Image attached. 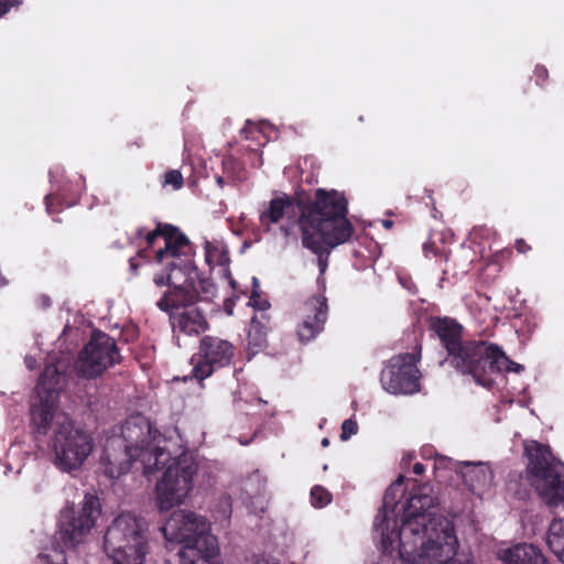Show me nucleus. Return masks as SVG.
Listing matches in <instances>:
<instances>
[{"label":"nucleus","mask_w":564,"mask_h":564,"mask_svg":"<svg viewBox=\"0 0 564 564\" xmlns=\"http://www.w3.org/2000/svg\"><path fill=\"white\" fill-rule=\"evenodd\" d=\"M425 470V467L423 464L421 463H416L414 466H413V473L416 474V475H422Z\"/></svg>","instance_id":"37"},{"label":"nucleus","mask_w":564,"mask_h":564,"mask_svg":"<svg viewBox=\"0 0 564 564\" xmlns=\"http://www.w3.org/2000/svg\"><path fill=\"white\" fill-rule=\"evenodd\" d=\"M415 354H400L386 364L381 371L382 388L391 394H413L420 391L421 373Z\"/></svg>","instance_id":"11"},{"label":"nucleus","mask_w":564,"mask_h":564,"mask_svg":"<svg viewBox=\"0 0 564 564\" xmlns=\"http://www.w3.org/2000/svg\"><path fill=\"white\" fill-rule=\"evenodd\" d=\"M358 433V424L354 419H347L341 424V441H348L352 435Z\"/></svg>","instance_id":"28"},{"label":"nucleus","mask_w":564,"mask_h":564,"mask_svg":"<svg viewBox=\"0 0 564 564\" xmlns=\"http://www.w3.org/2000/svg\"><path fill=\"white\" fill-rule=\"evenodd\" d=\"M423 252L426 257H430L431 254L440 258L447 259V254L445 250H440L435 246V241L429 240L423 245Z\"/></svg>","instance_id":"30"},{"label":"nucleus","mask_w":564,"mask_h":564,"mask_svg":"<svg viewBox=\"0 0 564 564\" xmlns=\"http://www.w3.org/2000/svg\"><path fill=\"white\" fill-rule=\"evenodd\" d=\"M516 249L520 252V253H525L527 251L530 250V247L525 243L524 240L522 239H518L516 241Z\"/></svg>","instance_id":"34"},{"label":"nucleus","mask_w":564,"mask_h":564,"mask_svg":"<svg viewBox=\"0 0 564 564\" xmlns=\"http://www.w3.org/2000/svg\"><path fill=\"white\" fill-rule=\"evenodd\" d=\"M224 307H225V311L227 312V314L231 315L232 308H234V301L231 299L226 300Z\"/></svg>","instance_id":"36"},{"label":"nucleus","mask_w":564,"mask_h":564,"mask_svg":"<svg viewBox=\"0 0 564 564\" xmlns=\"http://www.w3.org/2000/svg\"><path fill=\"white\" fill-rule=\"evenodd\" d=\"M147 521L132 513L118 514L107 528L104 552L112 564H145L149 554Z\"/></svg>","instance_id":"8"},{"label":"nucleus","mask_w":564,"mask_h":564,"mask_svg":"<svg viewBox=\"0 0 564 564\" xmlns=\"http://www.w3.org/2000/svg\"><path fill=\"white\" fill-rule=\"evenodd\" d=\"M393 223L390 219L382 220V226L387 229H390L392 227Z\"/></svg>","instance_id":"38"},{"label":"nucleus","mask_w":564,"mask_h":564,"mask_svg":"<svg viewBox=\"0 0 564 564\" xmlns=\"http://www.w3.org/2000/svg\"><path fill=\"white\" fill-rule=\"evenodd\" d=\"M327 312V300L321 293L305 302L303 321L297 327V336L301 341H310L323 330Z\"/></svg>","instance_id":"17"},{"label":"nucleus","mask_w":564,"mask_h":564,"mask_svg":"<svg viewBox=\"0 0 564 564\" xmlns=\"http://www.w3.org/2000/svg\"><path fill=\"white\" fill-rule=\"evenodd\" d=\"M167 443V437L153 429L145 416L132 415L120 427V433L106 436L101 469L108 478L118 479L139 463L143 475L150 476L171 459Z\"/></svg>","instance_id":"5"},{"label":"nucleus","mask_w":564,"mask_h":564,"mask_svg":"<svg viewBox=\"0 0 564 564\" xmlns=\"http://www.w3.org/2000/svg\"><path fill=\"white\" fill-rule=\"evenodd\" d=\"M37 564H67L65 551L57 546L47 549L39 554Z\"/></svg>","instance_id":"24"},{"label":"nucleus","mask_w":564,"mask_h":564,"mask_svg":"<svg viewBox=\"0 0 564 564\" xmlns=\"http://www.w3.org/2000/svg\"><path fill=\"white\" fill-rule=\"evenodd\" d=\"M178 556L180 564H223L215 536L199 540V544L195 547H181Z\"/></svg>","instance_id":"18"},{"label":"nucleus","mask_w":564,"mask_h":564,"mask_svg":"<svg viewBox=\"0 0 564 564\" xmlns=\"http://www.w3.org/2000/svg\"><path fill=\"white\" fill-rule=\"evenodd\" d=\"M209 529V523L204 517L192 511L177 510L170 516L161 531L170 543L181 544L182 547H195L199 540L214 536Z\"/></svg>","instance_id":"13"},{"label":"nucleus","mask_w":564,"mask_h":564,"mask_svg":"<svg viewBox=\"0 0 564 564\" xmlns=\"http://www.w3.org/2000/svg\"><path fill=\"white\" fill-rule=\"evenodd\" d=\"M267 345L265 333L262 326L252 319L248 334V359L262 350Z\"/></svg>","instance_id":"23"},{"label":"nucleus","mask_w":564,"mask_h":564,"mask_svg":"<svg viewBox=\"0 0 564 564\" xmlns=\"http://www.w3.org/2000/svg\"><path fill=\"white\" fill-rule=\"evenodd\" d=\"M433 328L448 351L451 364L485 388L491 387L494 376L503 371L520 372L523 367L510 360L495 344L462 341V326L451 318H437Z\"/></svg>","instance_id":"6"},{"label":"nucleus","mask_w":564,"mask_h":564,"mask_svg":"<svg viewBox=\"0 0 564 564\" xmlns=\"http://www.w3.org/2000/svg\"><path fill=\"white\" fill-rule=\"evenodd\" d=\"M347 200L337 191L318 188L315 199L301 207L288 195L272 198L260 210V224L270 231L271 226L286 220L281 226L286 243L296 241L293 225L296 223L302 235V245L312 252H319L322 245L337 247L351 237L354 229L347 219Z\"/></svg>","instance_id":"3"},{"label":"nucleus","mask_w":564,"mask_h":564,"mask_svg":"<svg viewBox=\"0 0 564 564\" xmlns=\"http://www.w3.org/2000/svg\"><path fill=\"white\" fill-rule=\"evenodd\" d=\"M28 369L32 370L36 367V360L32 356H26L24 359Z\"/></svg>","instance_id":"35"},{"label":"nucleus","mask_w":564,"mask_h":564,"mask_svg":"<svg viewBox=\"0 0 564 564\" xmlns=\"http://www.w3.org/2000/svg\"><path fill=\"white\" fill-rule=\"evenodd\" d=\"M498 557L503 564H547L542 551L530 543H519L500 550Z\"/></svg>","instance_id":"19"},{"label":"nucleus","mask_w":564,"mask_h":564,"mask_svg":"<svg viewBox=\"0 0 564 564\" xmlns=\"http://www.w3.org/2000/svg\"><path fill=\"white\" fill-rule=\"evenodd\" d=\"M328 444H329L328 438H323L322 440V446L326 447V446H328Z\"/></svg>","instance_id":"39"},{"label":"nucleus","mask_w":564,"mask_h":564,"mask_svg":"<svg viewBox=\"0 0 564 564\" xmlns=\"http://www.w3.org/2000/svg\"><path fill=\"white\" fill-rule=\"evenodd\" d=\"M171 459L166 465H160L154 471L164 469L154 489L155 505L160 511H167L185 503L194 487V479L198 475L200 463L181 447L176 448L177 441L167 438Z\"/></svg>","instance_id":"7"},{"label":"nucleus","mask_w":564,"mask_h":564,"mask_svg":"<svg viewBox=\"0 0 564 564\" xmlns=\"http://www.w3.org/2000/svg\"><path fill=\"white\" fill-rule=\"evenodd\" d=\"M533 79L540 87H544L549 79V70L544 65L538 64L533 70Z\"/></svg>","instance_id":"29"},{"label":"nucleus","mask_w":564,"mask_h":564,"mask_svg":"<svg viewBox=\"0 0 564 564\" xmlns=\"http://www.w3.org/2000/svg\"><path fill=\"white\" fill-rule=\"evenodd\" d=\"M235 347L226 339L205 336L200 340L199 352L193 367V376L199 381L208 378L218 369L230 365Z\"/></svg>","instance_id":"14"},{"label":"nucleus","mask_w":564,"mask_h":564,"mask_svg":"<svg viewBox=\"0 0 564 564\" xmlns=\"http://www.w3.org/2000/svg\"><path fill=\"white\" fill-rule=\"evenodd\" d=\"M454 469L460 475L465 486L475 496L482 498L494 486V474L484 462H457Z\"/></svg>","instance_id":"16"},{"label":"nucleus","mask_w":564,"mask_h":564,"mask_svg":"<svg viewBox=\"0 0 564 564\" xmlns=\"http://www.w3.org/2000/svg\"><path fill=\"white\" fill-rule=\"evenodd\" d=\"M249 564H280L279 561L272 557L253 556Z\"/></svg>","instance_id":"32"},{"label":"nucleus","mask_w":564,"mask_h":564,"mask_svg":"<svg viewBox=\"0 0 564 564\" xmlns=\"http://www.w3.org/2000/svg\"><path fill=\"white\" fill-rule=\"evenodd\" d=\"M317 283H318V285H319L321 288H323V289H324V282H323V280H322L321 278H318V279H317Z\"/></svg>","instance_id":"41"},{"label":"nucleus","mask_w":564,"mask_h":564,"mask_svg":"<svg viewBox=\"0 0 564 564\" xmlns=\"http://www.w3.org/2000/svg\"><path fill=\"white\" fill-rule=\"evenodd\" d=\"M101 514L99 499L85 495L79 506L67 505L58 518L57 538L66 550H75L87 542Z\"/></svg>","instance_id":"10"},{"label":"nucleus","mask_w":564,"mask_h":564,"mask_svg":"<svg viewBox=\"0 0 564 564\" xmlns=\"http://www.w3.org/2000/svg\"><path fill=\"white\" fill-rule=\"evenodd\" d=\"M139 238H144L149 247L159 238L164 248L156 251V260L165 265L166 272L155 275L156 285H169V290L158 301L160 310L170 313L174 333L198 335L207 329L202 311L194 306L196 301H212L216 288L209 279L200 278L192 263V246L185 235L171 226L158 227L153 231L138 229Z\"/></svg>","instance_id":"2"},{"label":"nucleus","mask_w":564,"mask_h":564,"mask_svg":"<svg viewBox=\"0 0 564 564\" xmlns=\"http://www.w3.org/2000/svg\"><path fill=\"white\" fill-rule=\"evenodd\" d=\"M546 543L556 557L564 563V520L554 519L549 527Z\"/></svg>","instance_id":"22"},{"label":"nucleus","mask_w":564,"mask_h":564,"mask_svg":"<svg viewBox=\"0 0 564 564\" xmlns=\"http://www.w3.org/2000/svg\"><path fill=\"white\" fill-rule=\"evenodd\" d=\"M4 284H6V279L0 273V285H4Z\"/></svg>","instance_id":"40"},{"label":"nucleus","mask_w":564,"mask_h":564,"mask_svg":"<svg viewBox=\"0 0 564 564\" xmlns=\"http://www.w3.org/2000/svg\"><path fill=\"white\" fill-rule=\"evenodd\" d=\"M205 260L212 270L218 269V274L227 279L229 285L236 290V281L229 271V257L226 245L220 240H205Z\"/></svg>","instance_id":"20"},{"label":"nucleus","mask_w":564,"mask_h":564,"mask_svg":"<svg viewBox=\"0 0 564 564\" xmlns=\"http://www.w3.org/2000/svg\"><path fill=\"white\" fill-rule=\"evenodd\" d=\"M217 183H218L220 186H223V183H224L223 177L218 176V177H217Z\"/></svg>","instance_id":"42"},{"label":"nucleus","mask_w":564,"mask_h":564,"mask_svg":"<svg viewBox=\"0 0 564 564\" xmlns=\"http://www.w3.org/2000/svg\"><path fill=\"white\" fill-rule=\"evenodd\" d=\"M69 358L57 365H47L36 386V400L31 408V421L40 434L52 430L48 442L50 459L53 466L66 474L82 469L94 451L91 435L77 425L69 416L56 410L58 392L65 380Z\"/></svg>","instance_id":"4"},{"label":"nucleus","mask_w":564,"mask_h":564,"mask_svg":"<svg viewBox=\"0 0 564 564\" xmlns=\"http://www.w3.org/2000/svg\"><path fill=\"white\" fill-rule=\"evenodd\" d=\"M324 246H326V243H323L322 245V249L319 252H315L316 254H318V268H319V273L323 274L325 271H326V268H327V261L326 259L323 258L322 256V252L324 250ZM327 247L329 248H333L332 246L327 245Z\"/></svg>","instance_id":"33"},{"label":"nucleus","mask_w":564,"mask_h":564,"mask_svg":"<svg viewBox=\"0 0 564 564\" xmlns=\"http://www.w3.org/2000/svg\"><path fill=\"white\" fill-rule=\"evenodd\" d=\"M528 471L539 496L552 509L564 510V465L554 457L549 446L536 441L524 443Z\"/></svg>","instance_id":"9"},{"label":"nucleus","mask_w":564,"mask_h":564,"mask_svg":"<svg viewBox=\"0 0 564 564\" xmlns=\"http://www.w3.org/2000/svg\"><path fill=\"white\" fill-rule=\"evenodd\" d=\"M119 359L113 339L102 332H96L80 352L75 369L82 377L94 378L119 362Z\"/></svg>","instance_id":"12"},{"label":"nucleus","mask_w":564,"mask_h":564,"mask_svg":"<svg viewBox=\"0 0 564 564\" xmlns=\"http://www.w3.org/2000/svg\"><path fill=\"white\" fill-rule=\"evenodd\" d=\"M371 564H378V563H371Z\"/></svg>","instance_id":"44"},{"label":"nucleus","mask_w":564,"mask_h":564,"mask_svg":"<svg viewBox=\"0 0 564 564\" xmlns=\"http://www.w3.org/2000/svg\"><path fill=\"white\" fill-rule=\"evenodd\" d=\"M240 135L246 141H259L260 139L273 141L279 138V129L268 120L248 119L240 130Z\"/></svg>","instance_id":"21"},{"label":"nucleus","mask_w":564,"mask_h":564,"mask_svg":"<svg viewBox=\"0 0 564 564\" xmlns=\"http://www.w3.org/2000/svg\"><path fill=\"white\" fill-rule=\"evenodd\" d=\"M403 476L386 490L383 506L375 520L382 552L398 550L405 564H474L473 555L460 547L455 527L443 516L430 512L436 505L432 486L414 487L405 503Z\"/></svg>","instance_id":"1"},{"label":"nucleus","mask_w":564,"mask_h":564,"mask_svg":"<svg viewBox=\"0 0 564 564\" xmlns=\"http://www.w3.org/2000/svg\"><path fill=\"white\" fill-rule=\"evenodd\" d=\"M50 176L51 192L45 196L48 214L54 213L55 200H61L66 206L75 205L86 188L85 177L79 173L66 174L64 169L56 166L50 172Z\"/></svg>","instance_id":"15"},{"label":"nucleus","mask_w":564,"mask_h":564,"mask_svg":"<svg viewBox=\"0 0 564 564\" xmlns=\"http://www.w3.org/2000/svg\"><path fill=\"white\" fill-rule=\"evenodd\" d=\"M252 284L253 289L249 300V305L256 310L265 311L269 308L270 304L265 299L261 297L259 293V281L257 278H252Z\"/></svg>","instance_id":"26"},{"label":"nucleus","mask_w":564,"mask_h":564,"mask_svg":"<svg viewBox=\"0 0 564 564\" xmlns=\"http://www.w3.org/2000/svg\"><path fill=\"white\" fill-rule=\"evenodd\" d=\"M17 449H18V448H14V447H13V448H10V455H11V454H14V453L17 452Z\"/></svg>","instance_id":"43"},{"label":"nucleus","mask_w":564,"mask_h":564,"mask_svg":"<svg viewBox=\"0 0 564 564\" xmlns=\"http://www.w3.org/2000/svg\"><path fill=\"white\" fill-rule=\"evenodd\" d=\"M164 185H170L173 189H180L183 186V175L177 170H171L164 175Z\"/></svg>","instance_id":"27"},{"label":"nucleus","mask_w":564,"mask_h":564,"mask_svg":"<svg viewBox=\"0 0 564 564\" xmlns=\"http://www.w3.org/2000/svg\"><path fill=\"white\" fill-rule=\"evenodd\" d=\"M312 505L315 508H323L332 501V495L322 486H315L311 490Z\"/></svg>","instance_id":"25"},{"label":"nucleus","mask_w":564,"mask_h":564,"mask_svg":"<svg viewBox=\"0 0 564 564\" xmlns=\"http://www.w3.org/2000/svg\"><path fill=\"white\" fill-rule=\"evenodd\" d=\"M22 3V0H1L0 1V17H3L8 13L11 8L19 7Z\"/></svg>","instance_id":"31"}]
</instances>
